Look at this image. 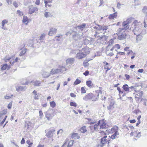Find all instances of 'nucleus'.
I'll return each instance as SVG.
<instances>
[{
  "label": "nucleus",
  "mask_w": 147,
  "mask_h": 147,
  "mask_svg": "<svg viewBox=\"0 0 147 147\" xmlns=\"http://www.w3.org/2000/svg\"><path fill=\"white\" fill-rule=\"evenodd\" d=\"M80 131L82 133L85 132L87 131L86 127L85 126L82 127L80 129Z\"/></svg>",
  "instance_id": "31"
},
{
  "label": "nucleus",
  "mask_w": 147,
  "mask_h": 147,
  "mask_svg": "<svg viewBox=\"0 0 147 147\" xmlns=\"http://www.w3.org/2000/svg\"><path fill=\"white\" fill-rule=\"evenodd\" d=\"M122 88L125 92H129V88L127 84H126L124 85Z\"/></svg>",
  "instance_id": "24"
},
{
  "label": "nucleus",
  "mask_w": 147,
  "mask_h": 147,
  "mask_svg": "<svg viewBox=\"0 0 147 147\" xmlns=\"http://www.w3.org/2000/svg\"><path fill=\"white\" fill-rule=\"evenodd\" d=\"M89 74V71L88 70L84 72L83 73V74L86 76H88Z\"/></svg>",
  "instance_id": "49"
},
{
  "label": "nucleus",
  "mask_w": 147,
  "mask_h": 147,
  "mask_svg": "<svg viewBox=\"0 0 147 147\" xmlns=\"http://www.w3.org/2000/svg\"><path fill=\"white\" fill-rule=\"evenodd\" d=\"M7 112V109H5L1 111V113H0V118L1 119L2 118V116L5 115Z\"/></svg>",
  "instance_id": "26"
},
{
  "label": "nucleus",
  "mask_w": 147,
  "mask_h": 147,
  "mask_svg": "<svg viewBox=\"0 0 147 147\" xmlns=\"http://www.w3.org/2000/svg\"><path fill=\"white\" fill-rule=\"evenodd\" d=\"M55 130L53 128L51 129L46 133V136L48 138H50L53 136V133L55 132Z\"/></svg>",
  "instance_id": "8"
},
{
  "label": "nucleus",
  "mask_w": 147,
  "mask_h": 147,
  "mask_svg": "<svg viewBox=\"0 0 147 147\" xmlns=\"http://www.w3.org/2000/svg\"><path fill=\"white\" fill-rule=\"evenodd\" d=\"M142 12L144 13H147V7L145 6L143 8Z\"/></svg>",
  "instance_id": "41"
},
{
  "label": "nucleus",
  "mask_w": 147,
  "mask_h": 147,
  "mask_svg": "<svg viewBox=\"0 0 147 147\" xmlns=\"http://www.w3.org/2000/svg\"><path fill=\"white\" fill-rule=\"evenodd\" d=\"M143 92L142 91H141L138 94L136 95V97L137 96H138V97H137L139 99H142V96L143 94Z\"/></svg>",
  "instance_id": "25"
},
{
  "label": "nucleus",
  "mask_w": 147,
  "mask_h": 147,
  "mask_svg": "<svg viewBox=\"0 0 147 147\" xmlns=\"http://www.w3.org/2000/svg\"><path fill=\"white\" fill-rule=\"evenodd\" d=\"M75 61V59L74 58H70L67 59L66 60V62L67 64H72Z\"/></svg>",
  "instance_id": "18"
},
{
  "label": "nucleus",
  "mask_w": 147,
  "mask_h": 147,
  "mask_svg": "<svg viewBox=\"0 0 147 147\" xmlns=\"http://www.w3.org/2000/svg\"><path fill=\"white\" fill-rule=\"evenodd\" d=\"M89 65V64L88 62L84 61L83 63V65L85 67H86L88 66Z\"/></svg>",
  "instance_id": "38"
},
{
  "label": "nucleus",
  "mask_w": 147,
  "mask_h": 147,
  "mask_svg": "<svg viewBox=\"0 0 147 147\" xmlns=\"http://www.w3.org/2000/svg\"><path fill=\"white\" fill-rule=\"evenodd\" d=\"M26 49H24L22 50L20 54V56H22L24 55L26 52Z\"/></svg>",
  "instance_id": "33"
},
{
  "label": "nucleus",
  "mask_w": 147,
  "mask_h": 147,
  "mask_svg": "<svg viewBox=\"0 0 147 147\" xmlns=\"http://www.w3.org/2000/svg\"><path fill=\"white\" fill-rule=\"evenodd\" d=\"M78 137V134L77 133H73L72 134L71 137L72 138H76Z\"/></svg>",
  "instance_id": "37"
},
{
  "label": "nucleus",
  "mask_w": 147,
  "mask_h": 147,
  "mask_svg": "<svg viewBox=\"0 0 147 147\" xmlns=\"http://www.w3.org/2000/svg\"><path fill=\"white\" fill-rule=\"evenodd\" d=\"M50 106L53 108H54L56 104L54 101H53L50 102Z\"/></svg>",
  "instance_id": "35"
},
{
  "label": "nucleus",
  "mask_w": 147,
  "mask_h": 147,
  "mask_svg": "<svg viewBox=\"0 0 147 147\" xmlns=\"http://www.w3.org/2000/svg\"><path fill=\"white\" fill-rule=\"evenodd\" d=\"M86 84L87 86L88 87L92 86L93 85V84H92V81L90 80L87 81L86 82Z\"/></svg>",
  "instance_id": "27"
},
{
  "label": "nucleus",
  "mask_w": 147,
  "mask_h": 147,
  "mask_svg": "<svg viewBox=\"0 0 147 147\" xmlns=\"http://www.w3.org/2000/svg\"><path fill=\"white\" fill-rule=\"evenodd\" d=\"M45 35L44 34H42L39 38V39L40 40V42H42L45 37Z\"/></svg>",
  "instance_id": "29"
},
{
  "label": "nucleus",
  "mask_w": 147,
  "mask_h": 147,
  "mask_svg": "<svg viewBox=\"0 0 147 147\" xmlns=\"http://www.w3.org/2000/svg\"><path fill=\"white\" fill-rule=\"evenodd\" d=\"M81 91L82 93H85L86 92V91L83 87H82L81 88Z\"/></svg>",
  "instance_id": "50"
},
{
  "label": "nucleus",
  "mask_w": 147,
  "mask_h": 147,
  "mask_svg": "<svg viewBox=\"0 0 147 147\" xmlns=\"http://www.w3.org/2000/svg\"><path fill=\"white\" fill-rule=\"evenodd\" d=\"M93 94L92 93H90L86 95L85 97L83 98L84 100H88L92 99V96Z\"/></svg>",
  "instance_id": "16"
},
{
  "label": "nucleus",
  "mask_w": 147,
  "mask_h": 147,
  "mask_svg": "<svg viewBox=\"0 0 147 147\" xmlns=\"http://www.w3.org/2000/svg\"><path fill=\"white\" fill-rule=\"evenodd\" d=\"M13 4L15 7H17L18 6V3L16 1L13 2Z\"/></svg>",
  "instance_id": "56"
},
{
  "label": "nucleus",
  "mask_w": 147,
  "mask_h": 147,
  "mask_svg": "<svg viewBox=\"0 0 147 147\" xmlns=\"http://www.w3.org/2000/svg\"><path fill=\"white\" fill-rule=\"evenodd\" d=\"M125 76L126 77V80H128L130 78V76L127 74H125Z\"/></svg>",
  "instance_id": "60"
},
{
  "label": "nucleus",
  "mask_w": 147,
  "mask_h": 147,
  "mask_svg": "<svg viewBox=\"0 0 147 147\" xmlns=\"http://www.w3.org/2000/svg\"><path fill=\"white\" fill-rule=\"evenodd\" d=\"M8 23V21L6 20H4L2 22V28H3V27L5 25V24H7Z\"/></svg>",
  "instance_id": "36"
},
{
  "label": "nucleus",
  "mask_w": 147,
  "mask_h": 147,
  "mask_svg": "<svg viewBox=\"0 0 147 147\" xmlns=\"http://www.w3.org/2000/svg\"><path fill=\"white\" fill-rule=\"evenodd\" d=\"M70 105L71 106H74V107H76L77 106L75 102H71L70 103Z\"/></svg>",
  "instance_id": "42"
},
{
  "label": "nucleus",
  "mask_w": 147,
  "mask_h": 147,
  "mask_svg": "<svg viewBox=\"0 0 147 147\" xmlns=\"http://www.w3.org/2000/svg\"><path fill=\"white\" fill-rule=\"evenodd\" d=\"M141 132H139L138 133L137 135L136 136V137H138V138H140L141 137Z\"/></svg>",
  "instance_id": "63"
},
{
  "label": "nucleus",
  "mask_w": 147,
  "mask_h": 147,
  "mask_svg": "<svg viewBox=\"0 0 147 147\" xmlns=\"http://www.w3.org/2000/svg\"><path fill=\"white\" fill-rule=\"evenodd\" d=\"M40 82L39 81H36L34 82V85L37 86H40Z\"/></svg>",
  "instance_id": "39"
},
{
  "label": "nucleus",
  "mask_w": 147,
  "mask_h": 147,
  "mask_svg": "<svg viewBox=\"0 0 147 147\" xmlns=\"http://www.w3.org/2000/svg\"><path fill=\"white\" fill-rule=\"evenodd\" d=\"M119 135V133L117 131V130H115V131L114 133L111 135L110 137V139H111V140L112 139V140H113L116 138L117 136Z\"/></svg>",
  "instance_id": "17"
},
{
  "label": "nucleus",
  "mask_w": 147,
  "mask_h": 147,
  "mask_svg": "<svg viewBox=\"0 0 147 147\" xmlns=\"http://www.w3.org/2000/svg\"><path fill=\"white\" fill-rule=\"evenodd\" d=\"M42 76L43 78H46L49 77L51 74L50 73H49L48 72L46 71H43L42 73Z\"/></svg>",
  "instance_id": "14"
},
{
  "label": "nucleus",
  "mask_w": 147,
  "mask_h": 147,
  "mask_svg": "<svg viewBox=\"0 0 147 147\" xmlns=\"http://www.w3.org/2000/svg\"><path fill=\"white\" fill-rule=\"evenodd\" d=\"M147 19H144V27L145 28H147Z\"/></svg>",
  "instance_id": "45"
},
{
  "label": "nucleus",
  "mask_w": 147,
  "mask_h": 147,
  "mask_svg": "<svg viewBox=\"0 0 147 147\" xmlns=\"http://www.w3.org/2000/svg\"><path fill=\"white\" fill-rule=\"evenodd\" d=\"M13 96V95H11L10 96H7L5 97V98L6 99H9L10 98L11 96Z\"/></svg>",
  "instance_id": "61"
},
{
  "label": "nucleus",
  "mask_w": 147,
  "mask_h": 147,
  "mask_svg": "<svg viewBox=\"0 0 147 147\" xmlns=\"http://www.w3.org/2000/svg\"><path fill=\"white\" fill-rule=\"evenodd\" d=\"M57 30V29L56 28H50L49 31L48 33V35L50 36H52L53 34L56 33Z\"/></svg>",
  "instance_id": "11"
},
{
  "label": "nucleus",
  "mask_w": 147,
  "mask_h": 147,
  "mask_svg": "<svg viewBox=\"0 0 147 147\" xmlns=\"http://www.w3.org/2000/svg\"><path fill=\"white\" fill-rule=\"evenodd\" d=\"M26 143L29 145V146L28 147H31L32 146L33 143L32 142H30V140H28L26 141Z\"/></svg>",
  "instance_id": "40"
},
{
  "label": "nucleus",
  "mask_w": 147,
  "mask_h": 147,
  "mask_svg": "<svg viewBox=\"0 0 147 147\" xmlns=\"http://www.w3.org/2000/svg\"><path fill=\"white\" fill-rule=\"evenodd\" d=\"M106 38V36L105 35H103L102 36H101L100 37V40H105Z\"/></svg>",
  "instance_id": "46"
},
{
  "label": "nucleus",
  "mask_w": 147,
  "mask_h": 147,
  "mask_svg": "<svg viewBox=\"0 0 147 147\" xmlns=\"http://www.w3.org/2000/svg\"><path fill=\"white\" fill-rule=\"evenodd\" d=\"M117 90H118L119 93L123 94V92L121 90V89L119 87H117Z\"/></svg>",
  "instance_id": "52"
},
{
  "label": "nucleus",
  "mask_w": 147,
  "mask_h": 147,
  "mask_svg": "<svg viewBox=\"0 0 147 147\" xmlns=\"http://www.w3.org/2000/svg\"><path fill=\"white\" fill-rule=\"evenodd\" d=\"M44 16L45 17L47 18L49 17V15H48V13L47 12H46L44 13Z\"/></svg>",
  "instance_id": "57"
},
{
  "label": "nucleus",
  "mask_w": 147,
  "mask_h": 147,
  "mask_svg": "<svg viewBox=\"0 0 147 147\" xmlns=\"http://www.w3.org/2000/svg\"><path fill=\"white\" fill-rule=\"evenodd\" d=\"M109 65L108 66L105 65L104 69H107V70H110L111 69V68L109 67Z\"/></svg>",
  "instance_id": "59"
},
{
  "label": "nucleus",
  "mask_w": 147,
  "mask_h": 147,
  "mask_svg": "<svg viewBox=\"0 0 147 147\" xmlns=\"http://www.w3.org/2000/svg\"><path fill=\"white\" fill-rule=\"evenodd\" d=\"M129 89H131V90H133V89H134V90L136 92V90H137V88H135L134 86H132L130 87H129Z\"/></svg>",
  "instance_id": "53"
},
{
  "label": "nucleus",
  "mask_w": 147,
  "mask_h": 147,
  "mask_svg": "<svg viewBox=\"0 0 147 147\" xmlns=\"http://www.w3.org/2000/svg\"><path fill=\"white\" fill-rule=\"evenodd\" d=\"M98 125L95 124L94 126V131H97L98 129Z\"/></svg>",
  "instance_id": "58"
},
{
  "label": "nucleus",
  "mask_w": 147,
  "mask_h": 147,
  "mask_svg": "<svg viewBox=\"0 0 147 147\" xmlns=\"http://www.w3.org/2000/svg\"><path fill=\"white\" fill-rule=\"evenodd\" d=\"M28 20V18L27 16H24L22 22L23 23H25Z\"/></svg>",
  "instance_id": "43"
},
{
  "label": "nucleus",
  "mask_w": 147,
  "mask_h": 147,
  "mask_svg": "<svg viewBox=\"0 0 147 147\" xmlns=\"http://www.w3.org/2000/svg\"><path fill=\"white\" fill-rule=\"evenodd\" d=\"M38 10V9L37 7H34L32 5L29 7V13L31 14L35 12Z\"/></svg>",
  "instance_id": "9"
},
{
  "label": "nucleus",
  "mask_w": 147,
  "mask_h": 147,
  "mask_svg": "<svg viewBox=\"0 0 147 147\" xmlns=\"http://www.w3.org/2000/svg\"><path fill=\"white\" fill-rule=\"evenodd\" d=\"M126 33L124 31L120 35L118 36L117 38L120 40H123L125 39L126 37Z\"/></svg>",
  "instance_id": "12"
},
{
  "label": "nucleus",
  "mask_w": 147,
  "mask_h": 147,
  "mask_svg": "<svg viewBox=\"0 0 147 147\" xmlns=\"http://www.w3.org/2000/svg\"><path fill=\"white\" fill-rule=\"evenodd\" d=\"M114 47L115 48H117V49H119L120 48V46L118 44L115 45Z\"/></svg>",
  "instance_id": "54"
},
{
  "label": "nucleus",
  "mask_w": 147,
  "mask_h": 147,
  "mask_svg": "<svg viewBox=\"0 0 147 147\" xmlns=\"http://www.w3.org/2000/svg\"><path fill=\"white\" fill-rule=\"evenodd\" d=\"M81 82V81L78 79H77L75 81L74 84L76 85L80 84Z\"/></svg>",
  "instance_id": "34"
},
{
  "label": "nucleus",
  "mask_w": 147,
  "mask_h": 147,
  "mask_svg": "<svg viewBox=\"0 0 147 147\" xmlns=\"http://www.w3.org/2000/svg\"><path fill=\"white\" fill-rule=\"evenodd\" d=\"M17 14H19V15L20 16H23V12L19 10H18L17 11Z\"/></svg>",
  "instance_id": "44"
},
{
  "label": "nucleus",
  "mask_w": 147,
  "mask_h": 147,
  "mask_svg": "<svg viewBox=\"0 0 147 147\" xmlns=\"http://www.w3.org/2000/svg\"><path fill=\"white\" fill-rule=\"evenodd\" d=\"M86 56V54L83 53L82 52H80L76 54V57L78 59H80L85 57Z\"/></svg>",
  "instance_id": "7"
},
{
  "label": "nucleus",
  "mask_w": 147,
  "mask_h": 147,
  "mask_svg": "<svg viewBox=\"0 0 147 147\" xmlns=\"http://www.w3.org/2000/svg\"><path fill=\"white\" fill-rule=\"evenodd\" d=\"M26 88V87L23 86H20L16 88V90L17 91L19 92L24 90Z\"/></svg>",
  "instance_id": "20"
},
{
  "label": "nucleus",
  "mask_w": 147,
  "mask_h": 147,
  "mask_svg": "<svg viewBox=\"0 0 147 147\" xmlns=\"http://www.w3.org/2000/svg\"><path fill=\"white\" fill-rule=\"evenodd\" d=\"M134 86L135 88H136V87H138L139 86H140L141 87V88H142V86H141V85L139 84L136 83L134 84Z\"/></svg>",
  "instance_id": "51"
},
{
  "label": "nucleus",
  "mask_w": 147,
  "mask_h": 147,
  "mask_svg": "<svg viewBox=\"0 0 147 147\" xmlns=\"http://www.w3.org/2000/svg\"><path fill=\"white\" fill-rule=\"evenodd\" d=\"M123 30H125L124 27L123 28H119V29H118V31L119 32H121Z\"/></svg>",
  "instance_id": "55"
},
{
  "label": "nucleus",
  "mask_w": 147,
  "mask_h": 147,
  "mask_svg": "<svg viewBox=\"0 0 147 147\" xmlns=\"http://www.w3.org/2000/svg\"><path fill=\"white\" fill-rule=\"evenodd\" d=\"M134 19V18H130L128 19L126 21L123 22L122 24L123 27H124L127 25L131 23L133 21H134L135 20Z\"/></svg>",
  "instance_id": "6"
},
{
  "label": "nucleus",
  "mask_w": 147,
  "mask_h": 147,
  "mask_svg": "<svg viewBox=\"0 0 147 147\" xmlns=\"http://www.w3.org/2000/svg\"><path fill=\"white\" fill-rule=\"evenodd\" d=\"M86 26V24L83 23L81 25L78 26V27L80 29H82Z\"/></svg>",
  "instance_id": "32"
},
{
  "label": "nucleus",
  "mask_w": 147,
  "mask_h": 147,
  "mask_svg": "<svg viewBox=\"0 0 147 147\" xmlns=\"http://www.w3.org/2000/svg\"><path fill=\"white\" fill-rule=\"evenodd\" d=\"M132 26H134L133 29V27L130 28L131 30H132L134 34L141 33L142 31V23L140 22H138L137 20H135L132 22Z\"/></svg>",
  "instance_id": "1"
},
{
  "label": "nucleus",
  "mask_w": 147,
  "mask_h": 147,
  "mask_svg": "<svg viewBox=\"0 0 147 147\" xmlns=\"http://www.w3.org/2000/svg\"><path fill=\"white\" fill-rule=\"evenodd\" d=\"M21 144H23L25 143V141L24 139V138H22L21 141Z\"/></svg>",
  "instance_id": "62"
},
{
  "label": "nucleus",
  "mask_w": 147,
  "mask_h": 147,
  "mask_svg": "<svg viewBox=\"0 0 147 147\" xmlns=\"http://www.w3.org/2000/svg\"><path fill=\"white\" fill-rule=\"evenodd\" d=\"M82 52L83 53H85V54L86 55L87 54H88L90 53L89 49V47H86L84 48H83L81 50Z\"/></svg>",
  "instance_id": "15"
},
{
  "label": "nucleus",
  "mask_w": 147,
  "mask_h": 147,
  "mask_svg": "<svg viewBox=\"0 0 147 147\" xmlns=\"http://www.w3.org/2000/svg\"><path fill=\"white\" fill-rule=\"evenodd\" d=\"M97 26L99 27H98V30H102L101 32L103 34L105 33L106 32L108 28V26L104 25L101 26L99 24H97Z\"/></svg>",
  "instance_id": "5"
},
{
  "label": "nucleus",
  "mask_w": 147,
  "mask_h": 147,
  "mask_svg": "<svg viewBox=\"0 0 147 147\" xmlns=\"http://www.w3.org/2000/svg\"><path fill=\"white\" fill-rule=\"evenodd\" d=\"M99 95V94H96L95 95L93 94L91 100L93 101H96L98 98Z\"/></svg>",
  "instance_id": "22"
},
{
  "label": "nucleus",
  "mask_w": 147,
  "mask_h": 147,
  "mask_svg": "<svg viewBox=\"0 0 147 147\" xmlns=\"http://www.w3.org/2000/svg\"><path fill=\"white\" fill-rule=\"evenodd\" d=\"M106 124L103 121H101V125H100V129L105 128L106 127Z\"/></svg>",
  "instance_id": "23"
},
{
  "label": "nucleus",
  "mask_w": 147,
  "mask_h": 147,
  "mask_svg": "<svg viewBox=\"0 0 147 147\" xmlns=\"http://www.w3.org/2000/svg\"><path fill=\"white\" fill-rule=\"evenodd\" d=\"M136 36V40L137 41H140L141 40L142 38V36L140 34H137Z\"/></svg>",
  "instance_id": "28"
},
{
  "label": "nucleus",
  "mask_w": 147,
  "mask_h": 147,
  "mask_svg": "<svg viewBox=\"0 0 147 147\" xmlns=\"http://www.w3.org/2000/svg\"><path fill=\"white\" fill-rule=\"evenodd\" d=\"M146 30L145 29H144L143 30L142 29L141 32V33L142 34H145L146 33Z\"/></svg>",
  "instance_id": "47"
},
{
  "label": "nucleus",
  "mask_w": 147,
  "mask_h": 147,
  "mask_svg": "<svg viewBox=\"0 0 147 147\" xmlns=\"http://www.w3.org/2000/svg\"><path fill=\"white\" fill-rule=\"evenodd\" d=\"M117 12H115L113 14L110 15L109 16V19H113L114 18H115L117 16Z\"/></svg>",
  "instance_id": "21"
},
{
  "label": "nucleus",
  "mask_w": 147,
  "mask_h": 147,
  "mask_svg": "<svg viewBox=\"0 0 147 147\" xmlns=\"http://www.w3.org/2000/svg\"><path fill=\"white\" fill-rule=\"evenodd\" d=\"M82 34L79 33H75L72 35L73 39L75 40H78L81 38Z\"/></svg>",
  "instance_id": "10"
},
{
  "label": "nucleus",
  "mask_w": 147,
  "mask_h": 147,
  "mask_svg": "<svg viewBox=\"0 0 147 147\" xmlns=\"http://www.w3.org/2000/svg\"><path fill=\"white\" fill-rule=\"evenodd\" d=\"M7 67L8 65L6 63L3 64V65H2L1 69L2 70H4L7 68Z\"/></svg>",
  "instance_id": "30"
},
{
  "label": "nucleus",
  "mask_w": 147,
  "mask_h": 147,
  "mask_svg": "<svg viewBox=\"0 0 147 147\" xmlns=\"http://www.w3.org/2000/svg\"><path fill=\"white\" fill-rule=\"evenodd\" d=\"M89 41L87 39H85L84 40V43L85 45H86L87 44H89Z\"/></svg>",
  "instance_id": "48"
},
{
  "label": "nucleus",
  "mask_w": 147,
  "mask_h": 147,
  "mask_svg": "<svg viewBox=\"0 0 147 147\" xmlns=\"http://www.w3.org/2000/svg\"><path fill=\"white\" fill-rule=\"evenodd\" d=\"M62 68L64 69L65 67L63 66H60L57 69H53L50 71V74L53 75L56 74H58L62 71Z\"/></svg>",
  "instance_id": "4"
},
{
  "label": "nucleus",
  "mask_w": 147,
  "mask_h": 147,
  "mask_svg": "<svg viewBox=\"0 0 147 147\" xmlns=\"http://www.w3.org/2000/svg\"><path fill=\"white\" fill-rule=\"evenodd\" d=\"M115 104V102L113 101H111L109 105L107 107V109L110 110L111 109H113L114 108L113 105Z\"/></svg>",
  "instance_id": "19"
},
{
  "label": "nucleus",
  "mask_w": 147,
  "mask_h": 147,
  "mask_svg": "<svg viewBox=\"0 0 147 147\" xmlns=\"http://www.w3.org/2000/svg\"><path fill=\"white\" fill-rule=\"evenodd\" d=\"M74 140H65V142L61 147H72Z\"/></svg>",
  "instance_id": "3"
},
{
  "label": "nucleus",
  "mask_w": 147,
  "mask_h": 147,
  "mask_svg": "<svg viewBox=\"0 0 147 147\" xmlns=\"http://www.w3.org/2000/svg\"><path fill=\"white\" fill-rule=\"evenodd\" d=\"M111 142V140L110 138V136H108V137L107 139H103L101 138L100 139V142L101 143V144L99 145L98 147H102L103 145L107 144H108L107 145L109 146V143L110 142Z\"/></svg>",
  "instance_id": "2"
},
{
  "label": "nucleus",
  "mask_w": 147,
  "mask_h": 147,
  "mask_svg": "<svg viewBox=\"0 0 147 147\" xmlns=\"http://www.w3.org/2000/svg\"><path fill=\"white\" fill-rule=\"evenodd\" d=\"M121 5V4H120V3L119 2L117 3V7L119 9H120L121 8L120 6Z\"/></svg>",
  "instance_id": "64"
},
{
  "label": "nucleus",
  "mask_w": 147,
  "mask_h": 147,
  "mask_svg": "<svg viewBox=\"0 0 147 147\" xmlns=\"http://www.w3.org/2000/svg\"><path fill=\"white\" fill-rule=\"evenodd\" d=\"M54 115L52 114L47 112L45 114V117L48 121H50L54 116Z\"/></svg>",
  "instance_id": "13"
}]
</instances>
